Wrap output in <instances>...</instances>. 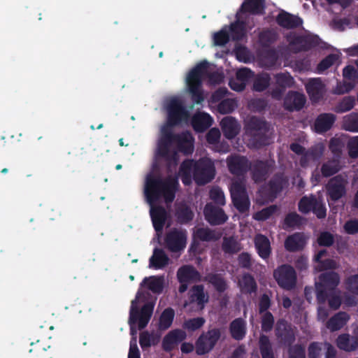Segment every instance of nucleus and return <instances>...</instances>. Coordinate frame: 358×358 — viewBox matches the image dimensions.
<instances>
[{
	"mask_svg": "<svg viewBox=\"0 0 358 358\" xmlns=\"http://www.w3.org/2000/svg\"><path fill=\"white\" fill-rule=\"evenodd\" d=\"M165 108L168 113V122L162 127V138L159 141L157 155L164 157L169 163L176 164L178 154L172 150L173 146L177 145L179 150L185 154L193 151V138L190 133L185 132L180 136H175L171 131V127L181 121L188 119V112L183 107L182 100L178 97H172L166 101Z\"/></svg>",
	"mask_w": 358,
	"mask_h": 358,
	"instance_id": "f257e3e1",
	"label": "nucleus"
},
{
	"mask_svg": "<svg viewBox=\"0 0 358 358\" xmlns=\"http://www.w3.org/2000/svg\"><path fill=\"white\" fill-rule=\"evenodd\" d=\"M178 184L177 179L172 176L162 179L155 178L152 174H149L146 177L144 194L150 205V215L157 234L162 231L167 218V213L164 208L155 207L154 203L161 198H163L166 203L172 202L175 198Z\"/></svg>",
	"mask_w": 358,
	"mask_h": 358,
	"instance_id": "f03ea898",
	"label": "nucleus"
},
{
	"mask_svg": "<svg viewBox=\"0 0 358 358\" xmlns=\"http://www.w3.org/2000/svg\"><path fill=\"white\" fill-rule=\"evenodd\" d=\"M192 173L197 184L208 183L214 178V164L209 159H202L198 162L191 160L184 162L180 166L179 175L185 185L191 183Z\"/></svg>",
	"mask_w": 358,
	"mask_h": 358,
	"instance_id": "7ed1b4c3",
	"label": "nucleus"
},
{
	"mask_svg": "<svg viewBox=\"0 0 358 358\" xmlns=\"http://www.w3.org/2000/svg\"><path fill=\"white\" fill-rule=\"evenodd\" d=\"M268 127L265 122L257 118L251 117L246 125L244 140L250 147H259L268 143Z\"/></svg>",
	"mask_w": 358,
	"mask_h": 358,
	"instance_id": "20e7f679",
	"label": "nucleus"
},
{
	"mask_svg": "<svg viewBox=\"0 0 358 358\" xmlns=\"http://www.w3.org/2000/svg\"><path fill=\"white\" fill-rule=\"evenodd\" d=\"M208 63L202 62L193 69L186 78V83L193 100L199 103L204 97L201 91V82L208 74Z\"/></svg>",
	"mask_w": 358,
	"mask_h": 358,
	"instance_id": "39448f33",
	"label": "nucleus"
},
{
	"mask_svg": "<svg viewBox=\"0 0 358 358\" xmlns=\"http://www.w3.org/2000/svg\"><path fill=\"white\" fill-rule=\"evenodd\" d=\"M141 293L139 292L136 294V298L131 301L130 308V316L129 322L131 326V332L134 336L136 334V331L134 329V324L138 322V328H144L148 323L153 310V303L147 302L144 304L141 311H138V306L137 302L140 299Z\"/></svg>",
	"mask_w": 358,
	"mask_h": 358,
	"instance_id": "423d86ee",
	"label": "nucleus"
},
{
	"mask_svg": "<svg viewBox=\"0 0 358 358\" xmlns=\"http://www.w3.org/2000/svg\"><path fill=\"white\" fill-rule=\"evenodd\" d=\"M339 282V276L334 272L327 273L320 275V281L315 283L317 299L320 304H324L329 291L336 287Z\"/></svg>",
	"mask_w": 358,
	"mask_h": 358,
	"instance_id": "0eeeda50",
	"label": "nucleus"
},
{
	"mask_svg": "<svg viewBox=\"0 0 358 358\" xmlns=\"http://www.w3.org/2000/svg\"><path fill=\"white\" fill-rule=\"evenodd\" d=\"M230 191L234 206L239 211L244 212L247 210L250 203L243 181L234 180L232 182Z\"/></svg>",
	"mask_w": 358,
	"mask_h": 358,
	"instance_id": "6e6552de",
	"label": "nucleus"
},
{
	"mask_svg": "<svg viewBox=\"0 0 358 358\" xmlns=\"http://www.w3.org/2000/svg\"><path fill=\"white\" fill-rule=\"evenodd\" d=\"M165 246L171 252L182 250L187 243V233L181 229L170 230L164 239Z\"/></svg>",
	"mask_w": 358,
	"mask_h": 358,
	"instance_id": "1a4fd4ad",
	"label": "nucleus"
},
{
	"mask_svg": "<svg viewBox=\"0 0 358 358\" xmlns=\"http://www.w3.org/2000/svg\"><path fill=\"white\" fill-rule=\"evenodd\" d=\"M189 301L185 302L184 307L188 308V311L201 310L208 301V296L203 292L202 286H194L189 292Z\"/></svg>",
	"mask_w": 358,
	"mask_h": 358,
	"instance_id": "9d476101",
	"label": "nucleus"
},
{
	"mask_svg": "<svg viewBox=\"0 0 358 358\" xmlns=\"http://www.w3.org/2000/svg\"><path fill=\"white\" fill-rule=\"evenodd\" d=\"M237 24V21L232 24L231 27L228 29L224 28L222 29L220 31L215 34L214 35V43L216 45H224L226 44L229 38H231L233 40H239L242 38L245 33V27H243L241 23L238 24L235 31H232L233 26Z\"/></svg>",
	"mask_w": 358,
	"mask_h": 358,
	"instance_id": "9b49d317",
	"label": "nucleus"
},
{
	"mask_svg": "<svg viewBox=\"0 0 358 358\" xmlns=\"http://www.w3.org/2000/svg\"><path fill=\"white\" fill-rule=\"evenodd\" d=\"M299 209L303 213L313 210L318 218L326 216V208L321 199H317L313 196L302 198L299 203Z\"/></svg>",
	"mask_w": 358,
	"mask_h": 358,
	"instance_id": "f8f14e48",
	"label": "nucleus"
},
{
	"mask_svg": "<svg viewBox=\"0 0 358 358\" xmlns=\"http://www.w3.org/2000/svg\"><path fill=\"white\" fill-rule=\"evenodd\" d=\"M352 335L342 334L336 341L337 347L345 352H351L358 350V323L352 324Z\"/></svg>",
	"mask_w": 358,
	"mask_h": 358,
	"instance_id": "ddd939ff",
	"label": "nucleus"
},
{
	"mask_svg": "<svg viewBox=\"0 0 358 358\" xmlns=\"http://www.w3.org/2000/svg\"><path fill=\"white\" fill-rule=\"evenodd\" d=\"M220 338V332L217 329L208 331L198 338L196 343V351L198 355H204L210 351Z\"/></svg>",
	"mask_w": 358,
	"mask_h": 358,
	"instance_id": "4468645a",
	"label": "nucleus"
},
{
	"mask_svg": "<svg viewBox=\"0 0 358 358\" xmlns=\"http://www.w3.org/2000/svg\"><path fill=\"white\" fill-rule=\"evenodd\" d=\"M264 8V0H246L242 5L241 10L236 14L237 24L233 26L232 31H235L241 23L243 27L246 23V13H260Z\"/></svg>",
	"mask_w": 358,
	"mask_h": 358,
	"instance_id": "2eb2a0df",
	"label": "nucleus"
},
{
	"mask_svg": "<svg viewBox=\"0 0 358 358\" xmlns=\"http://www.w3.org/2000/svg\"><path fill=\"white\" fill-rule=\"evenodd\" d=\"M274 277L282 287L292 288L296 282V273L294 268L288 265H282L274 272Z\"/></svg>",
	"mask_w": 358,
	"mask_h": 358,
	"instance_id": "dca6fc26",
	"label": "nucleus"
},
{
	"mask_svg": "<svg viewBox=\"0 0 358 358\" xmlns=\"http://www.w3.org/2000/svg\"><path fill=\"white\" fill-rule=\"evenodd\" d=\"M306 92L313 102L321 100L326 93V86L320 78L309 79L306 83Z\"/></svg>",
	"mask_w": 358,
	"mask_h": 358,
	"instance_id": "f3484780",
	"label": "nucleus"
},
{
	"mask_svg": "<svg viewBox=\"0 0 358 358\" xmlns=\"http://www.w3.org/2000/svg\"><path fill=\"white\" fill-rule=\"evenodd\" d=\"M287 40L291 46L290 48L294 51L307 50L317 43V38L315 36H299L294 33L288 36Z\"/></svg>",
	"mask_w": 358,
	"mask_h": 358,
	"instance_id": "a211bd4d",
	"label": "nucleus"
},
{
	"mask_svg": "<svg viewBox=\"0 0 358 358\" xmlns=\"http://www.w3.org/2000/svg\"><path fill=\"white\" fill-rule=\"evenodd\" d=\"M348 182L341 176L331 179L327 186V190L330 198L337 201L345 194V186Z\"/></svg>",
	"mask_w": 358,
	"mask_h": 358,
	"instance_id": "6ab92c4d",
	"label": "nucleus"
},
{
	"mask_svg": "<svg viewBox=\"0 0 358 358\" xmlns=\"http://www.w3.org/2000/svg\"><path fill=\"white\" fill-rule=\"evenodd\" d=\"M164 278L162 277L150 276L145 278L141 283V289L137 292L141 293L140 299L137 302L138 303L144 301L145 296L143 295V288H147L154 293H160L163 289Z\"/></svg>",
	"mask_w": 358,
	"mask_h": 358,
	"instance_id": "aec40b11",
	"label": "nucleus"
},
{
	"mask_svg": "<svg viewBox=\"0 0 358 358\" xmlns=\"http://www.w3.org/2000/svg\"><path fill=\"white\" fill-rule=\"evenodd\" d=\"M275 334L279 342L284 344H290L295 340L294 330L283 320L277 323Z\"/></svg>",
	"mask_w": 358,
	"mask_h": 358,
	"instance_id": "412c9836",
	"label": "nucleus"
},
{
	"mask_svg": "<svg viewBox=\"0 0 358 358\" xmlns=\"http://www.w3.org/2000/svg\"><path fill=\"white\" fill-rule=\"evenodd\" d=\"M275 83L279 87L275 88L271 92V96L275 99H280L286 87H290L294 84L293 78L286 73L275 75Z\"/></svg>",
	"mask_w": 358,
	"mask_h": 358,
	"instance_id": "4be33fe9",
	"label": "nucleus"
},
{
	"mask_svg": "<svg viewBox=\"0 0 358 358\" xmlns=\"http://www.w3.org/2000/svg\"><path fill=\"white\" fill-rule=\"evenodd\" d=\"M204 214L206 219L211 224H221L227 219V217L221 208L215 207L211 204L206 206Z\"/></svg>",
	"mask_w": 358,
	"mask_h": 358,
	"instance_id": "5701e85b",
	"label": "nucleus"
},
{
	"mask_svg": "<svg viewBox=\"0 0 358 358\" xmlns=\"http://www.w3.org/2000/svg\"><path fill=\"white\" fill-rule=\"evenodd\" d=\"M306 103V97L304 94L289 92L285 96L284 105L285 107L289 110H299Z\"/></svg>",
	"mask_w": 358,
	"mask_h": 358,
	"instance_id": "b1692460",
	"label": "nucleus"
},
{
	"mask_svg": "<svg viewBox=\"0 0 358 358\" xmlns=\"http://www.w3.org/2000/svg\"><path fill=\"white\" fill-rule=\"evenodd\" d=\"M350 315L345 312H338L332 316L327 322L326 327L331 331L341 329L350 320Z\"/></svg>",
	"mask_w": 358,
	"mask_h": 358,
	"instance_id": "393cba45",
	"label": "nucleus"
},
{
	"mask_svg": "<svg viewBox=\"0 0 358 358\" xmlns=\"http://www.w3.org/2000/svg\"><path fill=\"white\" fill-rule=\"evenodd\" d=\"M186 333L181 329L171 331L163 339V348L165 350H172L179 342L184 340Z\"/></svg>",
	"mask_w": 358,
	"mask_h": 358,
	"instance_id": "a878e982",
	"label": "nucleus"
},
{
	"mask_svg": "<svg viewBox=\"0 0 358 358\" xmlns=\"http://www.w3.org/2000/svg\"><path fill=\"white\" fill-rule=\"evenodd\" d=\"M229 171L236 175H240L248 168V160L244 157L232 156L227 159Z\"/></svg>",
	"mask_w": 358,
	"mask_h": 358,
	"instance_id": "bb28decb",
	"label": "nucleus"
},
{
	"mask_svg": "<svg viewBox=\"0 0 358 358\" xmlns=\"http://www.w3.org/2000/svg\"><path fill=\"white\" fill-rule=\"evenodd\" d=\"M221 127L224 135L230 139L236 136L240 131L241 127L236 120L231 117H226L221 121Z\"/></svg>",
	"mask_w": 358,
	"mask_h": 358,
	"instance_id": "cd10ccee",
	"label": "nucleus"
},
{
	"mask_svg": "<svg viewBox=\"0 0 358 358\" xmlns=\"http://www.w3.org/2000/svg\"><path fill=\"white\" fill-rule=\"evenodd\" d=\"M307 237L299 233L294 234L289 236L285 242V247L286 250L294 252L302 250L306 244Z\"/></svg>",
	"mask_w": 358,
	"mask_h": 358,
	"instance_id": "c85d7f7f",
	"label": "nucleus"
},
{
	"mask_svg": "<svg viewBox=\"0 0 358 358\" xmlns=\"http://www.w3.org/2000/svg\"><path fill=\"white\" fill-rule=\"evenodd\" d=\"M336 120V115L332 113L320 115L315 122V129L317 133H323L330 129Z\"/></svg>",
	"mask_w": 358,
	"mask_h": 358,
	"instance_id": "c756f323",
	"label": "nucleus"
},
{
	"mask_svg": "<svg viewBox=\"0 0 358 358\" xmlns=\"http://www.w3.org/2000/svg\"><path fill=\"white\" fill-rule=\"evenodd\" d=\"M177 277L180 283H189L199 280L200 275L194 267L184 266L178 269Z\"/></svg>",
	"mask_w": 358,
	"mask_h": 358,
	"instance_id": "7c9ffc66",
	"label": "nucleus"
},
{
	"mask_svg": "<svg viewBox=\"0 0 358 358\" xmlns=\"http://www.w3.org/2000/svg\"><path fill=\"white\" fill-rule=\"evenodd\" d=\"M213 123V118L207 113H199L196 114L192 121L194 129L197 131H203Z\"/></svg>",
	"mask_w": 358,
	"mask_h": 358,
	"instance_id": "2f4dec72",
	"label": "nucleus"
},
{
	"mask_svg": "<svg viewBox=\"0 0 358 358\" xmlns=\"http://www.w3.org/2000/svg\"><path fill=\"white\" fill-rule=\"evenodd\" d=\"M255 247L259 256L264 259L267 258L271 253V245L268 238L262 234H257L255 238Z\"/></svg>",
	"mask_w": 358,
	"mask_h": 358,
	"instance_id": "473e14b6",
	"label": "nucleus"
},
{
	"mask_svg": "<svg viewBox=\"0 0 358 358\" xmlns=\"http://www.w3.org/2000/svg\"><path fill=\"white\" fill-rule=\"evenodd\" d=\"M169 258L164 250L155 249L150 259V266L155 268H162L169 264Z\"/></svg>",
	"mask_w": 358,
	"mask_h": 358,
	"instance_id": "72a5a7b5",
	"label": "nucleus"
},
{
	"mask_svg": "<svg viewBox=\"0 0 358 358\" xmlns=\"http://www.w3.org/2000/svg\"><path fill=\"white\" fill-rule=\"evenodd\" d=\"M327 251L322 250L320 251L315 257L314 260L316 263L315 268L317 271L335 268L337 266L335 261L330 259L323 260L322 258L326 255Z\"/></svg>",
	"mask_w": 358,
	"mask_h": 358,
	"instance_id": "f704fd0d",
	"label": "nucleus"
},
{
	"mask_svg": "<svg viewBox=\"0 0 358 358\" xmlns=\"http://www.w3.org/2000/svg\"><path fill=\"white\" fill-rule=\"evenodd\" d=\"M230 331L234 338L243 339L246 334L245 322L241 318L236 319L231 323Z\"/></svg>",
	"mask_w": 358,
	"mask_h": 358,
	"instance_id": "c9c22d12",
	"label": "nucleus"
},
{
	"mask_svg": "<svg viewBox=\"0 0 358 358\" xmlns=\"http://www.w3.org/2000/svg\"><path fill=\"white\" fill-rule=\"evenodd\" d=\"M277 21L280 26L286 28H293L301 24L300 18L286 13L280 14Z\"/></svg>",
	"mask_w": 358,
	"mask_h": 358,
	"instance_id": "e433bc0d",
	"label": "nucleus"
},
{
	"mask_svg": "<svg viewBox=\"0 0 358 358\" xmlns=\"http://www.w3.org/2000/svg\"><path fill=\"white\" fill-rule=\"evenodd\" d=\"M342 128L346 131L358 132V113H352L343 117Z\"/></svg>",
	"mask_w": 358,
	"mask_h": 358,
	"instance_id": "4c0bfd02",
	"label": "nucleus"
},
{
	"mask_svg": "<svg viewBox=\"0 0 358 358\" xmlns=\"http://www.w3.org/2000/svg\"><path fill=\"white\" fill-rule=\"evenodd\" d=\"M238 285L243 293H251L255 292L257 289L254 278L248 274H244L241 276L238 280Z\"/></svg>",
	"mask_w": 358,
	"mask_h": 358,
	"instance_id": "58836bf2",
	"label": "nucleus"
},
{
	"mask_svg": "<svg viewBox=\"0 0 358 358\" xmlns=\"http://www.w3.org/2000/svg\"><path fill=\"white\" fill-rule=\"evenodd\" d=\"M268 171V165L263 162H257L252 169V178L256 182L265 178Z\"/></svg>",
	"mask_w": 358,
	"mask_h": 358,
	"instance_id": "ea45409f",
	"label": "nucleus"
},
{
	"mask_svg": "<svg viewBox=\"0 0 358 358\" xmlns=\"http://www.w3.org/2000/svg\"><path fill=\"white\" fill-rule=\"evenodd\" d=\"M175 313L171 308L165 309L159 318V328L162 330H166L169 328L173 322Z\"/></svg>",
	"mask_w": 358,
	"mask_h": 358,
	"instance_id": "a19ab883",
	"label": "nucleus"
},
{
	"mask_svg": "<svg viewBox=\"0 0 358 358\" xmlns=\"http://www.w3.org/2000/svg\"><path fill=\"white\" fill-rule=\"evenodd\" d=\"M194 236L202 241L217 240L220 237V234L207 228L197 229L194 233Z\"/></svg>",
	"mask_w": 358,
	"mask_h": 358,
	"instance_id": "79ce46f5",
	"label": "nucleus"
},
{
	"mask_svg": "<svg viewBox=\"0 0 358 358\" xmlns=\"http://www.w3.org/2000/svg\"><path fill=\"white\" fill-rule=\"evenodd\" d=\"M259 344L262 358H274L271 344L267 336H261Z\"/></svg>",
	"mask_w": 358,
	"mask_h": 358,
	"instance_id": "37998d69",
	"label": "nucleus"
},
{
	"mask_svg": "<svg viewBox=\"0 0 358 358\" xmlns=\"http://www.w3.org/2000/svg\"><path fill=\"white\" fill-rule=\"evenodd\" d=\"M355 104V99L352 96H345L339 101L334 108V111L343 113L352 109Z\"/></svg>",
	"mask_w": 358,
	"mask_h": 358,
	"instance_id": "c03bdc74",
	"label": "nucleus"
},
{
	"mask_svg": "<svg viewBox=\"0 0 358 358\" xmlns=\"http://www.w3.org/2000/svg\"><path fill=\"white\" fill-rule=\"evenodd\" d=\"M241 249L240 243L234 238H224L222 243V250L225 253L234 254Z\"/></svg>",
	"mask_w": 358,
	"mask_h": 358,
	"instance_id": "a18cd8bd",
	"label": "nucleus"
},
{
	"mask_svg": "<svg viewBox=\"0 0 358 358\" xmlns=\"http://www.w3.org/2000/svg\"><path fill=\"white\" fill-rule=\"evenodd\" d=\"M176 215L180 222L185 223L192 219L193 213L186 205L178 204Z\"/></svg>",
	"mask_w": 358,
	"mask_h": 358,
	"instance_id": "49530a36",
	"label": "nucleus"
},
{
	"mask_svg": "<svg viewBox=\"0 0 358 358\" xmlns=\"http://www.w3.org/2000/svg\"><path fill=\"white\" fill-rule=\"evenodd\" d=\"M237 107L236 101L233 99H224L218 104L217 110L222 114L230 113Z\"/></svg>",
	"mask_w": 358,
	"mask_h": 358,
	"instance_id": "de8ad7c7",
	"label": "nucleus"
},
{
	"mask_svg": "<svg viewBox=\"0 0 358 358\" xmlns=\"http://www.w3.org/2000/svg\"><path fill=\"white\" fill-rule=\"evenodd\" d=\"M339 169L338 162L337 160H332L322 165L321 172L324 177H329L338 172Z\"/></svg>",
	"mask_w": 358,
	"mask_h": 358,
	"instance_id": "09e8293b",
	"label": "nucleus"
},
{
	"mask_svg": "<svg viewBox=\"0 0 358 358\" xmlns=\"http://www.w3.org/2000/svg\"><path fill=\"white\" fill-rule=\"evenodd\" d=\"M270 77L267 73H262L257 76L255 80L253 87L256 91L264 90L269 84Z\"/></svg>",
	"mask_w": 358,
	"mask_h": 358,
	"instance_id": "8fccbe9b",
	"label": "nucleus"
},
{
	"mask_svg": "<svg viewBox=\"0 0 358 358\" xmlns=\"http://www.w3.org/2000/svg\"><path fill=\"white\" fill-rule=\"evenodd\" d=\"M205 323L203 317H196L185 322L183 327L188 331H194L200 329Z\"/></svg>",
	"mask_w": 358,
	"mask_h": 358,
	"instance_id": "3c124183",
	"label": "nucleus"
},
{
	"mask_svg": "<svg viewBox=\"0 0 358 358\" xmlns=\"http://www.w3.org/2000/svg\"><path fill=\"white\" fill-rule=\"evenodd\" d=\"M278 59V55L277 52L274 50H270L264 55L262 59V64L263 66L270 68L275 65Z\"/></svg>",
	"mask_w": 358,
	"mask_h": 358,
	"instance_id": "603ef678",
	"label": "nucleus"
},
{
	"mask_svg": "<svg viewBox=\"0 0 358 358\" xmlns=\"http://www.w3.org/2000/svg\"><path fill=\"white\" fill-rule=\"evenodd\" d=\"M355 86V83L344 80L343 83H338L332 92L335 94H343L351 91Z\"/></svg>",
	"mask_w": 358,
	"mask_h": 358,
	"instance_id": "864d4df0",
	"label": "nucleus"
},
{
	"mask_svg": "<svg viewBox=\"0 0 358 358\" xmlns=\"http://www.w3.org/2000/svg\"><path fill=\"white\" fill-rule=\"evenodd\" d=\"M339 56L338 54H331L324 59L318 65V71H323L333 64L338 62Z\"/></svg>",
	"mask_w": 358,
	"mask_h": 358,
	"instance_id": "5fc2aeb1",
	"label": "nucleus"
},
{
	"mask_svg": "<svg viewBox=\"0 0 358 358\" xmlns=\"http://www.w3.org/2000/svg\"><path fill=\"white\" fill-rule=\"evenodd\" d=\"M274 323V319L272 314L269 312H265L262 315V329L264 331H269L272 329Z\"/></svg>",
	"mask_w": 358,
	"mask_h": 358,
	"instance_id": "6e6d98bb",
	"label": "nucleus"
},
{
	"mask_svg": "<svg viewBox=\"0 0 358 358\" xmlns=\"http://www.w3.org/2000/svg\"><path fill=\"white\" fill-rule=\"evenodd\" d=\"M323 350V343H313L308 348L309 358H321Z\"/></svg>",
	"mask_w": 358,
	"mask_h": 358,
	"instance_id": "4d7b16f0",
	"label": "nucleus"
},
{
	"mask_svg": "<svg viewBox=\"0 0 358 358\" xmlns=\"http://www.w3.org/2000/svg\"><path fill=\"white\" fill-rule=\"evenodd\" d=\"M210 196L212 200L219 205H224L225 197L223 192L219 187H213L210 192Z\"/></svg>",
	"mask_w": 358,
	"mask_h": 358,
	"instance_id": "13d9d810",
	"label": "nucleus"
},
{
	"mask_svg": "<svg viewBox=\"0 0 358 358\" xmlns=\"http://www.w3.org/2000/svg\"><path fill=\"white\" fill-rule=\"evenodd\" d=\"M275 206H270L268 208H266L262 209V210L255 213L253 215V218L259 220L263 221L268 219L275 210Z\"/></svg>",
	"mask_w": 358,
	"mask_h": 358,
	"instance_id": "bf43d9fd",
	"label": "nucleus"
},
{
	"mask_svg": "<svg viewBox=\"0 0 358 358\" xmlns=\"http://www.w3.org/2000/svg\"><path fill=\"white\" fill-rule=\"evenodd\" d=\"M346 289L354 294L358 295V274L349 277L346 280Z\"/></svg>",
	"mask_w": 358,
	"mask_h": 358,
	"instance_id": "052dcab7",
	"label": "nucleus"
},
{
	"mask_svg": "<svg viewBox=\"0 0 358 358\" xmlns=\"http://www.w3.org/2000/svg\"><path fill=\"white\" fill-rule=\"evenodd\" d=\"M208 281L213 284L215 288L219 291H223L226 288V283L224 280L217 275H209L208 276Z\"/></svg>",
	"mask_w": 358,
	"mask_h": 358,
	"instance_id": "680f3d73",
	"label": "nucleus"
},
{
	"mask_svg": "<svg viewBox=\"0 0 358 358\" xmlns=\"http://www.w3.org/2000/svg\"><path fill=\"white\" fill-rule=\"evenodd\" d=\"M343 77L345 80H349L348 82L355 83L356 79L358 78V73L354 67L348 66L343 69Z\"/></svg>",
	"mask_w": 358,
	"mask_h": 358,
	"instance_id": "e2e57ef3",
	"label": "nucleus"
},
{
	"mask_svg": "<svg viewBox=\"0 0 358 358\" xmlns=\"http://www.w3.org/2000/svg\"><path fill=\"white\" fill-rule=\"evenodd\" d=\"M288 353L289 358H305L304 349L301 345H296L291 347Z\"/></svg>",
	"mask_w": 358,
	"mask_h": 358,
	"instance_id": "0e129e2a",
	"label": "nucleus"
},
{
	"mask_svg": "<svg viewBox=\"0 0 358 358\" xmlns=\"http://www.w3.org/2000/svg\"><path fill=\"white\" fill-rule=\"evenodd\" d=\"M324 147L322 144L315 145L310 152L306 154V157L308 159H317L323 154Z\"/></svg>",
	"mask_w": 358,
	"mask_h": 358,
	"instance_id": "69168bd1",
	"label": "nucleus"
},
{
	"mask_svg": "<svg viewBox=\"0 0 358 358\" xmlns=\"http://www.w3.org/2000/svg\"><path fill=\"white\" fill-rule=\"evenodd\" d=\"M349 155L352 157L358 156V136L350 138L348 143Z\"/></svg>",
	"mask_w": 358,
	"mask_h": 358,
	"instance_id": "338daca9",
	"label": "nucleus"
},
{
	"mask_svg": "<svg viewBox=\"0 0 358 358\" xmlns=\"http://www.w3.org/2000/svg\"><path fill=\"white\" fill-rule=\"evenodd\" d=\"M207 141L208 143L211 145H215L217 143L218 140L220 138V132L218 129L213 128L207 134Z\"/></svg>",
	"mask_w": 358,
	"mask_h": 358,
	"instance_id": "774afa93",
	"label": "nucleus"
}]
</instances>
